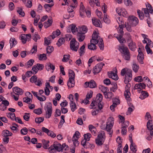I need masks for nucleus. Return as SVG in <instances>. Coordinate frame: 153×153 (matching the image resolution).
<instances>
[{"label": "nucleus", "instance_id": "nucleus-1", "mask_svg": "<svg viewBox=\"0 0 153 153\" xmlns=\"http://www.w3.org/2000/svg\"><path fill=\"white\" fill-rule=\"evenodd\" d=\"M114 118L112 117H110L107 120L106 125L102 124L100 126L102 129L106 130L108 132L111 137H112L113 133V131L111 130V129L114 123Z\"/></svg>", "mask_w": 153, "mask_h": 153}, {"label": "nucleus", "instance_id": "nucleus-2", "mask_svg": "<svg viewBox=\"0 0 153 153\" xmlns=\"http://www.w3.org/2000/svg\"><path fill=\"white\" fill-rule=\"evenodd\" d=\"M98 33L96 31H94L92 35V38L91 40V42H93L95 44H97L99 42V46L100 50H103L104 48V45L103 40L100 38L98 36Z\"/></svg>", "mask_w": 153, "mask_h": 153}, {"label": "nucleus", "instance_id": "nucleus-3", "mask_svg": "<svg viewBox=\"0 0 153 153\" xmlns=\"http://www.w3.org/2000/svg\"><path fill=\"white\" fill-rule=\"evenodd\" d=\"M132 71L130 69L127 68H124L122 69L121 71V75L124 76L125 75L124 82L127 84L130 82L132 78Z\"/></svg>", "mask_w": 153, "mask_h": 153}, {"label": "nucleus", "instance_id": "nucleus-4", "mask_svg": "<svg viewBox=\"0 0 153 153\" xmlns=\"http://www.w3.org/2000/svg\"><path fill=\"white\" fill-rule=\"evenodd\" d=\"M68 74L69 78L67 82V85L68 87L72 88L75 85V74L74 72L71 69L69 70Z\"/></svg>", "mask_w": 153, "mask_h": 153}, {"label": "nucleus", "instance_id": "nucleus-5", "mask_svg": "<svg viewBox=\"0 0 153 153\" xmlns=\"http://www.w3.org/2000/svg\"><path fill=\"white\" fill-rule=\"evenodd\" d=\"M105 135L104 131H101L99 132L97 138L96 139V144L99 146L102 145L105 139Z\"/></svg>", "mask_w": 153, "mask_h": 153}, {"label": "nucleus", "instance_id": "nucleus-6", "mask_svg": "<svg viewBox=\"0 0 153 153\" xmlns=\"http://www.w3.org/2000/svg\"><path fill=\"white\" fill-rule=\"evenodd\" d=\"M44 109L46 111L45 117L49 118L51 116L52 109V104L50 102L46 103L44 106Z\"/></svg>", "mask_w": 153, "mask_h": 153}, {"label": "nucleus", "instance_id": "nucleus-7", "mask_svg": "<svg viewBox=\"0 0 153 153\" xmlns=\"http://www.w3.org/2000/svg\"><path fill=\"white\" fill-rule=\"evenodd\" d=\"M79 43L75 38H73L70 42V47L72 51H77L79 46Z\"/></svg>", "mask_w": 153, "mask_h": 153}, {"label": "nucleus", "instance_id": "nucleus-8", "mask_svg": "<svg viewBox=\"0 0 153 153\" xmlns=\"http://www.w3.org/2000/svg\"><path fill=\"white\" fill-rule=\"evenodd\" d=\"M55 150L58 151H61V145L59 143H54L48 149V151L51 153L54 152Z\"/></svg>", "mask_w": 153, "mask_h": 153}, {"label": "nucleus", "instance_id": "nucleus-9", "mask_svg": "<svg viewBox=\"0 0 153 153\" xmlns=\"http://www.w3.org/2000/svg\"><path fill=\"white\" fill-rule=\"evenodd\" d=\"M128 24L131 26H136L138 23V20L134 16H130L128 19Z\"/></svg>", "mask_w": 153, "mask_h": 153}, {"label": "nucleus", "instance_id": "nucleus-10", "mask_svg": "<svg viewBox=\"0 0 153 153\" xmlns=\"http://www.w3.org/2000/svg\"><path fill=\"white\" fill-rule=\"evenodd\" d=\"M105 64L103 62H100L97 64L93 68V71L95 75L99 73L101 70L103 66Z\"/></svg>", "mask_w": 153, "mask_h": 153}, {"label": "nucleus", "instance_id": "nucleus-11", "mask_svg": "<svg viewBox=\"0 0 153 153\" xmlns=\"http://www.w3.org/2000/svg\"><path fill=\"white\" fill-rule=\"evenodd\" d=\"M41 129L43 132L47 134L49 136L53 138H54L56 136V134L53 131L50 130L44 127H42Z\"/></svg>", "mask_w": 153, "mask_h": 153}, {"label": "nucleus", "instance_id": "nucleus-12", "mask_svg": "<svg viewBox=\"0 0 153 153\" xmlns=\"http://www.w3.org/2000/svg\"><path fill=\"white\" fill-rule=\"evenodd\" d=\"M118 50L120 52L121 55L129 51L128 47L124 45L119 46Z\"/></svg>", "mask_w": 153, "mask_h": 153}, {"label": "nucleus", "instance_id": "nucleus-13", "mask_svg": "<svg viewBox=\"0 0 153 153\" xmlns=\"http://www.w3.org/2000/svg\"><path fill=\"white\" fill-rule=\"evenodd\" d=\"M13 92L16 95H22L24 91L22 89L19 88L18 87H14L13 88Z\"/></svg>", "mask_w": 153, "mask_h": 153}, {"label": "nucleus", "instance_id": "nucleus-14", "mask_svg": "<svg viewBox=\"0 0 153 153\" xmlns=\"http://www.w3.org/2000/svg\"><path fill=\"white\" fill-rule=\"evenodd\" d=\"M131 145L130 146V148L131 150L134 152H136L137 151V146L133 142V140L131 137L130 139Z\"/></svg>", "mask_w": 153, "mask_h": 153}, {"label": "nucleus", "instance_id": "nucleus-15", "mask_svg": "<svg viewBox=\"0 0 153 153\" xmlns=\"http://www.w3.org/2000/svg\"><path fill=\"white\" fill-rule=\"evenodd\" d=\"M85 35L84 33H81L77 32L76 35V38L79 42L83 41L85 39Z\"/></svg>", "mask_w": 153, "mask_h": 153}, {"label": "nucleus", "instance_id": "nucleus-16", "mask_svg": "<svg viewBox=\"0 0 153 153\" xmlns=\"http://www.w3.org/2000/svg\"><path fill=\"white\" fill-rule=\"evenodd\" d=\"M88 30V28L86 26L83 25L82 27H79L77 30V32L85 34Z\"/></svg>", "mask_w": 153, "mask_h": 153}, {"label": "nucleus", "instance_id": "nucleus-17", "mask_svg": "<svg viewBox=\"0 0 153 153\" xmlns=\"http://www.w3.org/2000/svg\"><path fill=\"white\" fill-rule=\"evenodd\" d=\"M89 3L91 6L93 7L96 4L97 6H100V4L99 0H88Z\"/></svg>", "mask_w": 153, "mask_h": 153}, {"label": "nucleus", "instance_id": "nucleus-18", "mask_svg": "<svg viewBox=\"0 0 153 153\" xmlns=\"http://www.w3.org/2000/svg\"><path fill=\"white\" fill-rule=\"evenodd\" d=\"M28 36L30 37V34L25 35V34H22L20 36V38L22 40V43L23 44L26 43L27 41L26 38L27 36Z\"/></svg>", "mask_w": 153, "mask_h": 153}, {"label": "nucleus", "instance_id": "nucleus-19", "mask_svg": "<svg viewBox=\"0 0 153 153\" xmlns=\"http://www.w3.org/2000/svg\"><path fill=\"white\" fill-rule=\"evenodd\" d=\"M123 58L125 60L129 61L130 60L131 58V54H130L129 51L122 54L121 55Z\"/></svg>", "mask_w": 153, "mask_h": 153}, {"label": "nucleus", "instance_id": "nucleus-20", "mask_svg": "<svg viewBox=\"0 0 153 153\" xmlns=\"http://www.w3.org/2000/svg\"><path fill=\"white\" fill-rule=\"evenodd\" d=\"M53 22L52 19L51 17L48 19L47 22H45L44 23V26L45 28H47L51 26Z\"/></svg>", "mask_w": 153, "mask_h": 153}, {"label": "nucleus", "instance_id": "nucleus-21", "mask_svg": "<svg viewBox=\"0 0 153 153\" xmlns=\"http://www.w3.org/2000/svg\"><path fill=\"white\" fill-rule=\"evenodd\" d=\"M92 20L93 24L94 26L97 27H100V22L99 19L94 18L92 19Z\"/></svg>", "mask_w": 153, "mask_h": 153}, {"label": "nucleus", "instance_id": "nucleus-22", "mask_svg": "<svg viewBox=\"0 0 153 153\" xmlns=\"http://www.w3.org/2000/svg\"><path fill=\"white\" fill-rule=\"evenodd\" d=\"M140 49L139 48L138 50L139 54L137 56V59L141 61V64H143V62L142 61V59H143V54L142 53V51L140 50Z\"/></svg>", "mask_w": 153, "mask_h": 153}, {"label": "nucleus", "instance_id": "nucleus-23", "mask_svg": "<svg viewBox=\"0 0 153 153\" xmlns=\"http://www.w3.org/2000/svg\"><path fill=\"white\" fill-rule=\"evenodd\" d=\"M97 86L94 80H91L88 83V85L85 86V88H87L88 87L91 88H94Z\"/></svg>", "mask_w": 153, "mask_h": 153}, {"label": "nucleus", "instance_id": "nucleus-24", "mask_svg": "<svg viewBox=\"0 0 153 153\" xmlns=\"http://www.w3.org/2000/svg\"><path fill=\"white\" fill-rule=\"evenodd\" d=\"M2 136L4 137L11 136L13 134L11 132L7 130H3L2 132Z\"/></svg>", "mask_w": 153, "mask_h": 153}, {"label": "nucleus", "instance_id": "nucleus-25", "mask_svg": "<svg viewBox=\"0 0 153 153\" xmlns=\"http://www.w3.org/2000/svg\"><path fill=\"white\" fill-rule=\"evenodd\" d=\"M10 48L14 47L17 44V41L14 38H11L10 40Z\"/></svg>", "mask_w": 153, "mask_h": 153}, {"label": "nucleus", "instance_id": "nucleus-26", "mask_svg": "<svg viewBox=\"0 0 153 153\" xmlns=\"http://www.w3.org/2000/svg\"><path fill=\"white\" fill-rule=\"evenodd\" d=\"M147 127L149 130H153V121L149 120L147 123Z\"/></svg>", "mask_w": 153, "mask_h": 153}, {"label": "nucleus", "instance_id": "nucleus-27", "mask_svg": "<svg viewBox=\"0 0 153 153\" xmlns=\"http://www.w3.org/2000/svg\"><path fill=\"white\" fill-rule=\"evenodd\" d=\"M42 142L43 145V147L45 149H48L49 146V141L43 139L42 140Z\"/></svg>", "mask_w": 153, "mask_h": 153}, {"label": "nucleus", "instance_id": "nucleus-28", "mask_svg": "<svg viewBox=\"0 0 153 153\" xmlns=\"http://www.w3.org/2000/svg\"><path fill=\"white\" fill-rule=\"evenodd\" d=\"M131 94L129 90H126L124 92V96L126 100H130L131 99L130 97Z\"/></svg>", "mask_w": 153, "mask_h": 153}, {"label": "nucleus", "instance_id": "nucleus-29", "mask_svg": "<svg viewBox=\"0 0 153 153\" xmlns=\"http://www.w3.org/2000/svg\"><path fill=\"white\" fill-rule=\"evenodd\" d=\"M141 93L142 95L140 96L139 98L142 100L144 99L149 96V94L146 91H142Z\"/></svg>", "mask_w": 153, "mask_h": 153}, {"label": "nucleus", "instance_id": "nucleus-30", "mask_svg": "<svg viewBox=\"0 0 153 153\" xmlns=\"http://www.w3.org/2000/svg\"><path fill=\"white\" fill-rule=\"evenodd\" d=\"M95 44L93 42H91L90 44H89L88 45V48L89 49L91 50H95L97 49V47Z\"/></svg>", "mask_w": 153, "mask_h": 153}, {"label": "nucleus", "instance_id": "nucleus-31", "mask_svg": "<svg viewBox=\"0 0 153 153\" xmlns=\"http://www.w3.org/2000/svg\"><path fill=\"white\" fill-rule=\"evenodd\" d=\"M129 48L132 51H134L136 48V45L135 42H133L131 43V44L128 45Z\"/></svg>", "mask_w": 153, "mask_h": 153}, {"label": "nucleus", "instance_id": "nucleus-32", "mask_svg": "<svg viewBox=\"0 0 153 153\" xmlns=\"http://www.w3.org/2000/svg\"><path fill=\"white\" fill-rule=\"evenodd\" d=\"M85 45H83L80 48L79 51L80 56H82L85 53Z\"/></svg>", "mask_w": 153, "mask_h": 153}, {"label": "nucleus", "instance_id": "nucleus-33", "mask_svg": "<svg viewBox=\"0 0 153 153\" xmlns=\"http://www.w3.org/2000/svg\"><path fill=\"white\" fill-rule=\"evenodd\" d=\"M104 95L105 98L109 99H111L114 96L113 94L111 92H107Z\"/></svg>", "mask_w": 153, "mask_h": 153}, {"label": "nucleus", "instance_id": "nucleus-34", "mask_svg": "<svg viewBox=\"0 0 153 153\" xmlns=\"http://www.w3.org/2000/svg\"><path fill=\"white\" fill-rule=\"evenodd\" d=\"M65 42V40L63 38H60L57 42L56 45L60 47Z\"/></svg>", "mask_w": 153, "mask_h": 153}, {"label": "nucleus", "instance_id": "nucleus-35", "mask_svg": "<svg viewBox=\"0 0 153 153\" xmlns=\"http://www.w3.org/2000/svg\"><path fill=\"white\" fill-rule=\"evenodd\" d=\"M86 140L85 139L82 140L81 142V144L82 145L84 148H87L88 147V146L87 145H88L89 143H87Z\"/></svg>", "mask_w": 153, "mask_h": 153}, {"label": "nucleus", "instance_id": "nucleus-36", "mask_svg": "<svg viewBox=\"0 0 153 153\" xmlns=\"http://www.w3.org/2000/svg\"><path fill=\"white\" fill-rule=\"evenodd\" d=\"M51 36H50L48 37V38L46 37L45 38V43L47 45H50L51 42Z\"/></svg>", "mask_w": 153, "mask_h": 153}, {"label": "nucleus", "instance_id": "nucleus-37", "mask_svg": "<svg viewBox=\"0 0 153 153\" xmlns=\"http://www.w3.org/2000/svg\"><path fill=\"white\" fill-rule=\"evenodd\" d=\"M126 39L127 42L128 43V45H129L131 43L133 42L131 36L130 34H128Z\"/></svg>", "mask_w": 153, "mask_h": 153}, {"label": "nucleus", "instance_id": "nucleus-38", "mask_svg": "<svg viewBox=\"0 0 153 153\" xmlns=\"http://www.w3.org/2000/svg\"><path fill=\"white\" fill-rule=\"evenodd\" d=\"M70 106L71 108V110L72 112H74L75 111V109H76V105L75 103L73 101H72L70 103Z\"/></svg>", "mask_w": 153, "mask_h": 153}, {"label": "nucleus", "instance_id": "nucleus-39", "mask_svg": "<svg viewBox=\"0 0 153 153\" xmlns=\"http://www.w3.org/2000/svg\"><path fill=\"white\" fill-rule=\"evenodd\" d=\"M132 68L133 71L135 73L137 72L139 69V66L136 64L135 63H134L133 64Z\"/></svg>", "mask_w": 153, "mask_h": 153}, {"label": "nucleus", "instance_id": "nucleus-40", "mask_svg": "<svg viewBox=\"0 0 153 153\" xmlns=\"http://www.w3.org/2000/svg\"><path fill=\"white\" fill-rule=\"evenodd\" d=\"M137 13L140 19L143 20L144 18V16L143 12L140 10H137Z\"/></svg>", "mask_w": 153, "mask_h": 153}, {"label": "nucleus", "instance_id": "nucleus-41", "mask_svg": "<svg viewBox=\"0 0 153 153\" xmlns=\"http://www.w3.org/2000/svg\"><path fill=\"white\" fill-rule=\"evenodd\" d=\"M32 71L33 72V74H36L38 71L39 70L38 68L37 67V65H34L32 69Z\"/></svg>", "mask_w": 153, "mask_h": 153}, {"label": "nucleus", "instance_id": "nucleus-42", "mask_svg": "<svg viewBox=\"0 0 153 153\" xmlns=\"http://www.w3.org/2000/svg\"><path fill=\"white\" fill-rule=\"evenodd\" d=\"M34 62V61L33 59H31L29 60L26 63V66H27V68H29L31 66Z\"/></svg>", "mask_w": 153, "mask_h": 153}, {"label": "nucleus", "instance_id": "nucleus-43", "mask_svg": "<svg viewBox=\"0 0 153 153\" xmlns=\"http://www.w3.org/2000/svg\"><path fill=\"white\" fill-rule=\"evenodd\" d=\"M7 116L8 117L10 118L12 120H14L16 117L15 114L13 113L10 112L7 114Z\"/></svg>", "mask_w": 153, "mask_h": 153}, {"label": "nucleus", "instance_id": "nucleus-44", "mask_svg": "<svg viewBox=\"0 0 153 153\" xmlns=\"http://www.w3.org/2000/svg\"><path fill=\"white\" fill-rule=\"evenodd\" d=\"M102 95L101 94H98L96 96V99L97 100V102H98L102 101Z\"/></svg>", "mask_w": 153, "mask_h": 153}, {"label": "nucleus", "instance_id": "nucleus-45", "mask_svg": "<svg viewBox=\"0 0 153 153\" xmlns=\"http://www.w3.org/2000/svg\"><path fill=\"white\" fill-rule=\"evenodd\" d=\"M46 50L47 53H50L53 51L54 48L53 46H49L47 48Z\"/></svg>", "mask_w": 153, "mask_h": 153}, {"label": "nucleus", "instance_id": "nucleus-46", "mask_svg": "<svg viewBox=\"0 0 153 153\" xmlns=\"http://www.w3.org/2000/svg\"><path fill=\"white\" fill-rule=\"evenodd\" d=\"M37 79V77L35 75H34L31 77L30 79V80L31 82L35 83L36 82Z\"/></svg>", "mask_w": 153, "mask_h": 153}, {"label": "nucleus", "instance_id": "nucleus-47", "mask_svg": "<svg viewBox=\"0 0 153 153\" xmlns=\"http://www.w3.org/2000/svg\"><path fill=\"white\" fill-rule=\"evenodd\" d=\"M70 27L73 33L76 32L77 31V30H78L76 26L74 25H71L70 26Z\"/></svg>", "mask_w": 153, "mask_h": 153}, {"label": "nucleus", "instance_id": "nucleus-48", "mask_svg": "<svg viewBox=\"0 0 153 153\" xmlns=\"http://www.w3.org/2000/svg\"><path fill=\"white\" fill-rule=\"evenodd\" d=\"M70 57V55L69 54L64 55L63 58L62 59V61L63 62H67L69 59Z\"/></svg>", "mask_w": 153, "mask_h": 153}, {"label": "nucleus", "instance_id": "nucleus-49", "mask_svg": "<svg viewBox=\"0 0 153 153\" xmlns=\"http://www.w3.org/2000/svg\"><path fill=\"white\" fill-rule=\"evenodd\" d=\"M44 120L43 117H39L36 118L35 119V122L36 123H40L42 122H43Z\"/></svg>", "mask_w": 153, "mask_h": 153}, {"label": "nucleus", "instance_id": "nucleus-50", "mask_svg": "<svg viewBox=\"0 0 153 153\" xmlns=\"http://www.w3.org/2000/svg\"><path fill=\"white\" fill-rule=\"evenodd\" d=\"M23 100L24 102H26L29 104H30V103L32 101V99L27 97H25L23 98Z\"/></svg>", "mask_w": 153, "mask_h": 153}, {"label": "nucleus", "instance_id": "nucleus-51", "mask_svg": "<svg viewBox=\"0 0 153 153\" xmlns=\"http://www.w3.org/2000/svg\"><path fill=\"white\" fill-rule=\"evenodd\" d=\"M27 131L28 129L25 127L21 130V133L22 135H26L27 133Z\"/></svg>", "mask_w": 153, "mask_h": 153}, {"label": "nucleus", "instance_id": "nucleus-52", "mask_svg": "<svg viewBox=\"0 0 153 153\" xmlns=\"http://www.w3.org/2000/svg\"><path fill=\"white\" fill-rule=\"evenodd\" d=\"M30 114L29 113H25L23 116L24 119L26 121H28L29 120L30 116Z\"/></svg>", "mask_w": 153, "mask_h": 153}, {"label": "nucleus", "instance_id": "nucleus-53", "mask_svg": "<svg viewBox=\"0 0 153 153\" xmlns=\"http://www.w3.org/2000/svg\"><path fill=\"white\" fill-rule=\"evenodd\" d=\"M101 91L104 93V94L107 91H108L109 89L108 87H105L103 86H102L101 87Z\"/></svg>", "mask_w": 153, "mask_h": 153}, {"label": "nucleus", "instance_id": "nucleus-54", "mask_svg": "<svg viewBox=\"0 0 153 153\" xmlns=\"http://www.w3.org/2000/svg\"><path fill=\"white\" fill-rule=\"evenodd\" d=\"M17 12L20 15H21L22 16H25V13L22 11V8L20 7H18V9L17 10Z\"/></svg>", "mask_w": 153, "mask_h": 153}, {"label": "nucleus", "instance_id": "nucleus-55", "mask_svg": "<svg viewBox=\"0 0 153 153\" xmlns=\"http://www.w3.org/2000/svg\"><path fill=\"white\" fill-rule=\"evenodd\" d=\"M84 139L86 140L89 141L90 140V138L91 137V134L89 133H88L86 134H85L84 135Z\"/></svg>", "mask_w": 153, "mask_h": 153}, {"label": "nucleus", "instance_id": "nucleus-56", "mask_svg": "<svg viewBox=\"0 0 153 153\" xmlns=\"http://www.w3.org/2000/svg\"><path fill=\"white\" fill-rule=\"evenodd\" d=\"M128 126V125L126 126H123L122 128L121 133L122 134L126 135L127 132V130L126 128Z\"/></svg>", "mask_w": 153, "mask_h": 153}, {"label": "nucleus", "instance_id": "nucleus-57", "mask_svg": "<svg viewBox=\"0 0 153 153\" xmlns=\"http://www.w3.org/2000/svg\"><path fill=\"white\" fill-rule=\"evenodd\" d=\"M72 140L75 146H77L79 145V142L78 141L77 139H76L75 137H73Z\"/></svg>", "mask_w": 153, "mask_h": 153}, {"label": "nucleus", "instance_id": "nucleus-58", "mask_svg": "<svg viewBox=\"0 0 153 153\" xmlns=\"http://www.w3.org/2000/svg\"><path fill=\"white\" fill-rule=\"evenodd\" d=\"M68 146L65 143H64L62 146L61 145V151L68 150Z\"/></svg>", "mask_w": 153, "mask_h": 153}, {"label": "nucleus", "instance_id": "nucleus-59", "mask_svg": "<svg viewBox=\"0 0 153 153\" xmlns=\"http://www.w3.org/2000/svg\"><path fill=\"white\" fill-rule=\"evenodd\" d=\"M75 6V4H72V5H70L69 6L67 10L68 12H72L73 11V9L74 7H74Z\"/></svg>", "mask_w": 153, "mask_h": 153}, {"label": "nucleus", "instance_id": "nucleus-60", "mask_svg": "<svg viewBox=\"0 0 153 153\" xmlns=\"http://www.w3.org/2000/svg\"><path fill=\"white\" fill-rule=\"evenodd\" d=\"M117 89V84L116 83H114L113 84V86L111 88H110V89L111 91L114 92Z\"/></svg>", "mask_w": 153, "mask_h": 153}, {"label": "nucleus", "instance_id": "nucleus-61", "mask_svg": "<svg viewBox=\"0 0 153 153\" xmlns=\"http://www.w3.org/2000/svg\"><path fill=\"white\" fill-rule=\"evenodd\" d=\"M134 80L135 81L139 82H141L143 80L142 77L141 76H139L135 77Z\"/></svg>", "mask_w": 153, "mask_h": 153}, {"label": "nucleus", "instance_id": "nucleus-62", "mask_svg": "<svg viewBox=\"0 0 153 153\" xmlns=\"http://www.w3.org/2000/svg\"><path fill=\"white\" fill-rule=\"evenodd\" d=\"M54 5V2H52L51 4H45L44 5V7L45 9H49V7H52Z\"/></svg>", "mask_w": 153, "mask_h": 153}, {"label": "nucleus", "instance_id": "nucleus-63", "mask_svg": "<svg viewBox=\"0 0 153 153\" xmlns=\"http://www.w3.org/2000/svg\"><path fill=\"white\" fill-rule=\"evenodd\" d=\"M37 51V46L36 45H34L33 47L30 50V53L32 54L36 53Z\"/></svg>", "mask_w": 153, "mask_h": 153}, {"label": "nucleus", "instance_id": "nucleus-64", "mask_svg": "<svg viewBox=\"0 0 153 153\" xmlns=\"http://www.w3.org/2000/svg\"><path fill=\"white\" fill-rule=\"evenodd\" d=\"M40 38V36L38 34H35L33 37V39L35 42H37V39H39Z\"/></svg>", "mask_w": 153, "mask_h": 153}]
</instances>
